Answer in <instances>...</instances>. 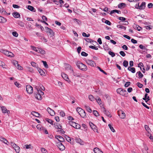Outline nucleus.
Segmentation results:
<instances>
[{"label": "nucleus", "instance_id": "1", "mask_svg": "<svg viewBox=\"0 0 153 153\" xmlns=\"http://www.w3.org/2000/svg\"><path fill=\"white\" fill-rule=\"evenodd\" d=\"M76 65L79 69L83 71H85L87 70V66L79 61L76 62Z\"/></svg>", "mask_w": 153, "mask_h": 153}, {"label": "nucleus", "instance_id": "2", "mask_svg": "<svg viewBox=\"0 0 153 153\" xmlns=\"http://www.w3.org/2000/svg\"><path fill=\"white\" fill-rule=\"evenodd\" d=\"M37 92L36 93H35L34 94L35 97L37 100H41L42 99V95L44 94V92L39 89L37 88Z\"/></svg>", "mask_w": 153, "mask_h": 153}, {"label": "nucleus", "instance_id": "3", "mask_svg": "<svg viewBox=\"0 0 153 153\" xmlns=\"http://www.w3.org/2000/svg\"><path fill=\"white\" fill-rule=\"evenodd\" d=\"M31 48L33 50L38 53L42 54H44L45 53V51L41 48H39L33 46H31Z\"/></svg>", "mask_w": 153, "mask_h": 153}, {"label": "nucleus", "instance_id": "4", "mask_svg": "<svg viewBox=\"0 0 153 153\" xmlns=\"http://www.w3.org/2000/svg\"><path fill=\"white\" fill-rule=\"evenodd\" d=\"M11 145L13 148L14 149L16 152L19 153L20 152V147L15 144V143L11 142Z\"/></svg>", "mask_w": 153, "mask_h": 153}, {"label": "nucleus", "instance_id": "5", "mask_svg": "<svg viewBox=\"0 0 153 153\" xmlns=\"http://www.w3.org/2000/svg\"><path fill=\"white\" fill-rule=\"evenodd\" d=\"M70 73L75 77H82V75L79 72L76 71H74L73 70H71Z\"/></svg>", "mask_w": 153, "mask_h": 153}, {"label": "nucleus", "instance_id": "6", "mask_svg": "<svg viewBox=\"0 0 153 153\" xmlns=\"http://www.w3.org/2000/svg\"><path fill=\"white\" fill-rule=\"evenodd\" d=\"M26 91L28 94H31L33 93V88L30 85H26Z\"/></svg>", "mask_w": 153, "mask_h": 153}, {"label": "nucleus", "instance_id": "7", "mask_svg": "<svg viewBox=\"0 0 153 153\" xmlns=\"http://www.w3.org/2000/svg\"><path fill=\"white\" fill-rule=\"evenodd\" d=\"M118 114L119 117L121 119H124L126 117L125 113L121 110H119L118 111Z\"/></svg>", "mask_w": 153, "mask_h": 153}, {"label": "nucleus", "instance_id": "8", "mask_svg": "<svg viewBox=\"0 0 153 153\" xmlns=\"http://www.w3.org/2000/svg\"><path fill=\"white\" fill-rule=\"evenodd\" d=\"M70 125L76 129H79L80 128V125L75 122L72 121H70L69 122Z\"/></svg>", "mask_w": 153, "mask_h": 153}, {"label": "nucleus", "instance_id": "9", "mask_svg": "<svg viewBox=\"0 0 153 153\" xmlns=\"http://www.w3.org/2000/svg\"><path fill=\"white\" fill-rule=\"evenodd\" d=\"M85 62L88 65L94 67L96 65L95 62L91 60L87 59L85 60Z\"/></svg>", "mask_w": 153, "mask_h": 153}, {"label": "nucleus", "instance_id": "10", "mask_svg": "<svg viewBox=\"0 0 153 153\" xmlns=\"http://www.w3.org/2000/svg\"><path fill=\"white\" fill-rule=\"evenodd\" d=\"M54 127L56 129H59V130H58V131L62 133V131H63V130L62 129V126L59 124L57 123H56L54 124Z\"/></svg>", "mask_w": 153, "mask_h": 153}, {"label": "nucleus", "instance_id": "11", "mask_svg": "<svg viewBox=\"0 0 153 153\" xmlns=\"http://www.w3.org/2000/svg\"><path fill=\"white\" fill-rule=\"evenodd\" d=\"M61 76L64 80L67 81L68 83H70L71 82L70 80L69 79L68 75L66 74L65 73H62L61 74Z\"/></svg>", "mask_w": 153, "mask_h": 153}, {"label": "nucleus", "instance_id": "12", "mask_svg": "<svg viewBox=\"0 0 153 153\" xmlns=\"http://www.w3.org/2000/svg\"><path fill=\"white\" fill-rule=\"evenodd\" d=\"M0 107L1 108L3 113H4V114H8L10 113L9 111L7 110L6 107L4 106H1Z\"/></svg>", "mask_w": 153, "mask_h": 153}, {"label": "nucleus", "instance_id": "13", "mask_svg": "<svg viewBox=\"0 0 153 153\" xmlns=\"http://www.w3.org/2000/svg\"><path fill=\"white\" fill-rule=\"evenodd\" d=\"M57 146L60 150L63 151L65 149V146L61 143H58Z\"/></svg>", "mask_w": 153, "mask_h": 153}, {"label": "nucleus", "instance_id": "14", "mask_svg": "<svg viewBox=\"0 0 153 153\" xmlns=\"http://www.w3.org/2000/svg\"><path fill=\"white\" fill-rule=\"evenodd\" d=\"M47 110L48 113L51 116H54L55 114V112L53 110L50 108H48Z\"/></svg>", "mask_w": 153, "mask_h": 153}, {"label": "nucleus", "instance_id": "15", "mask_svg": "<svg viewBox=\"0 0 153 153\" xmlns=\"http://www.w3.org/2000/svg\"><path fill=\"white\" fill-rule=\"evenodd\" d=\"M45 29L47 30V32H48L50 35H53L54 34V32L53 30L48 27H45Z\"/></svg>", "mask_w": 153, "mask_h": 153}, {"label": "nucleus", "instance_id": "16", "mask_svg": "<svg viewBox=\"0 0 153 153\" xmlns=\"http://www.w3.org/2000/svg\"><path fill=\"white\" fill-rule=\"evenodd\" d=\"M56 138L58 140V141L61 142H63L64 140V139L60 135H56Z\"/></svg>", "mask_w": 153, "mask_h": 153}, {"label": "nucleus", "instance_id": "17", "mask_svg": "<svg viewBox=\"0 0 153 153\" xmlns=\"http://www.w3.org/2000/svg\"><path fill=\"white\" fill-rule=\"evenodd\" d=\"M65 68L66 70H69L70 72H71V70H73L72 68H71V65L68 64H65Z\"/></svg>", "mask_w": 153, "mask_h": 153}, {"label": "nucleus", "instance_id": "18", "mask_svg": "<svg viewBox=\"0 0 153 153\" xmlns=\"http://www.w3.org/2000/svg\"><path fill=\"white\" fill-rule=\"evenodd\" d=\"M120 95L125 97H127L128 96V94L126 90L124 89H123L121 92Z\"/></svg>", "mask_w": 153, "mask_h": 153}, {"label": "nucleus", "instance_id": "19", "mask_svg": "<svg viewBox=\"0 0 153 153\" xmlns=\"http://www.w3.org/2000/svg\"><path fill=\"white\" fill-rule=\"evenodd\" d=\"M80 116L82 118H85L86 117V113L84 110L81 111V112L79 114Z\"/></svg>", "mask_w": 153, "mask_h": 153}, {"label": "nucleus", "instance_id": "20", "mask_svg": "<svg viewBox=\"0 0 153 153\" xmlns=\"http://www.w3.org/2000/svg\"><path fill=\"white\" fill-rule=\"evenodd\" d=\"M133 27L136 30H137L139 31H140L142 29V28L141 27L136 24L134 25H133Z\"/></svg>", "mask_w": 153, "mask_h": 153}, {"label": "nucleus", "instance_id": "21", "mask_svg": "<svg viewBox=\"0 0 153 153\" xmlns=\"http://www.w3.org/2000/svg\"><path fill=\"white\" fill-rule=\"evenodd\" d=\"M143 99L146 102L150 100L149 97L148 96L147 94L146 93L145 94L144 97L143 98Z\"/></svg>", "mask_w": 153, "mask_h": 153}, {"label": "nucleus", "instance_id": "22", "mask_svg": "<svg viewBox=\"0 0 153 153\" xmlns=\"http://www.w3.org/2000/svg\"><path fill=\"white\" fill-rule=\"evenodd\" d=\"M75 141L76 142L79 143L81 145L83 144V142L80 138H76L75 139Z\"/></svg>", "mask_w": 153, "mask_h": 153}, {"label": "nucleus", "instance_id": "23", "mask_svg": "<svg viewBox=\"0 0 153 153\" xmlns=\"http://www.w3.org/2000/svg\"><path fill=\"white\" fill-rule=\"evenodd\" d=\"M0 12L3 15H8L10 14V13H7L4 10V8H2L0 10Z\"/></svg>", "mask_w": 153, "mask_h": 153}, {"label": "nucleus", "instance_id": "24", "mask_svg": "<svg viewBox=\"0 0 153 153\" xmlns=\"http://www.w3.org/2000/svg\"><path fill=\"white\" fill-rule=\"evenodd\" d=\"M89 124L90 126L94 131H95L97 130L96 129V126L94 125L92 123H90Z\"/></svg>", "mask_w": 153, "mask_h": 153}, {"label": "nucleus", "instance_id": "25", "mask_svg": "<svg viewBox=\"0 0 153 153\" xmlns=\"http://www.w3.org/2000/svg\"><path fill=\"white\" fill-rule=\"evenodd\" d=\"M137 75L138 76V78L139 79H140L143 77V74H142L140 71H138L137 73L136 76L137 77H138Z\"/></svg>", "mask_w": 153, "mask_h": 153}, {"label": "nucleus", "instance_id": "26", "mask_svg": "<svg viewBox=\"0 0 153 153\" xmlns=\"http://www.w3.org/2000/svg\"><path fill=\"white\" fill-rule=\"evenodd\" d=\"M0 139L1 141L3 142L4 143L7 144V145H8L9 144V143L5 138L3 137H1Z\"/></svg>", "mask_w": 153, "mask_h": 153}, {"label": "nucleus", "instance_id": "27", "mask_svg": "<svg viewBox=\"0 0 153 153\" xmlns=\"http://www.w3.org/2000/svg\"><path fill=\"white\" fill-rule=\"evenodd\" d=\"M7 21L6 19L1 16H0V22L1 23H4L6 22Z\"/></svg>", "mask_w": 153, "mask_h": 153}, {"label": "nucleus", "instance_id": "28", "mask_svg": "<svg viewBox=\"0 0 153 153\" xmlns=\"http://www.w3.org/2000/svg\"><path fill=\"white\" fill-rule=\"evenodd\" d=\"M31 64L32 66L37 69L39 68L38 64L34 62H31Z\"/></svg>", "mask_w": 153, "mask_h": 153}, {"label": "nucleus", "instance_id": "29", "mask_svg": "<svg viewBox=\"0 0 153 153\" xmlns=\"http://www.w3.org/2000/svg\"><path fill=\"white\" fill-rule=\"evenodd\" d=\"M104 112L105 114L109 117H111V115L110 113L108 111H107L106 110H104Z\"/></svg>", "mask_w": 153, "mask_h": 153}, {"label": "nucleus", "instance_id": "30", "mask_svg": "<svg viewBox=\"0 0 153 153\" xmlns=\"http://www.w3.org/2000/svg\"><path fill=\"white\" fill-rule=\"evenodd\" d=\"M125 6V4L123 3H120L118 5V7L120 9H123L124 8Z\"/></svg>", "mask_w": 153, "mask_h": 153}, {"label": "nucleus", "instance_id": "31", "mask_svg": "<svg viewBox=\"0 0 153 153\" xmlns=\"http://www.w3.org/2000/svg\"><path fill=\"white\" fill-rule=\"evenodd\" d=\"M128 70L129 71H131L132 73H134L135 72V69L134 68H131L130 67H129L128 68Z\"/></svg>", "mask_w": 153, "mask_h": 153}, {"label": "nucleus", "instance_id": "32", "mask_svg": "<svg viewBox=\"0 0 153 153\" xmlns=\"http://www.w3.org/2000/svg\"><path fill=\"white\" fill-rule=\"evenodd\" d=\"M13 17L15 18H18L20 16V15L17 12H14L13 14Z\"/></svg>", "mask_w": 153, "mask_h": 153}, {"label": "nucleus", "instance_id": "33", "mask_svg": "<svg viewBox=\"0 0 153 153\" xmlns=\"http://www.w3.org/2000/svg\"><path fill=\"white\" fill-rule=\"evenodd\" d=\"M8 51L5 50H3V49H1L0 50V52L5 55H7V54L9 52Z\"/></svg>", "mask_w": 153, "mask_h": 153}, {"label": "nucleus", "instance_id": "34", "mask_svg": "<svg viewBox=\"0 0 153 153\" xmlns=\"http://www.w3.org/2000/svg\"><path fill=\"white\" fill-rule=\"evenodd\" d=\"M24 147L26 149H32L33 148V146L30 144L29 145L26 144L24 146Z\"/></svg>", "mask_w": 153, "mask_h": 153}, {"label": "nucleus", "instance_id": "35", "mask_svg": "<svg viewBox=\"0 0 153 153\" xmlns=\"http://www.w3.org/2000/svg\"><path fill=\"white\" fill-rule=\"evenodd\" d=\"M117 27L118 28H120L122 29H123L124 30H126V27L119 25H117Z\"/></svg>", "mask_w": 153, "mask_h": 153}, {"label": "nucleus", "instance_id": "36", "mask_svg": "<svg viewBox=\"0 0 153 153\" xmlns=\"http://www.w3.org/2000/svg\"><path fill=\"white\" fill-rule=\"evenodd\" d=\"M0 66H1L3 68L6 69L7 68V66L5 65L4 62L1 61L0 62Z\"/></svg>", "mask_w": 153, "mask_h": 153}, {"label": "nucleus", "instance_id": "37", "mask_svg": "<svg viewBox=\"0 0 153 153\" xmlns=\"http://www.w3.org/2000/svg\"><path fill=\"white\" fill-rule=\"evenodd\" d=\"M85 108L86 110V111L89 113H91L92 112V110L90 107L88 106H85Z\"/></svg>", "mask_w": 153, "mask_h": 153}, {"label": "nucleus", "instance_id": "38", "mask_svg": "<svg viewBox=\"0 0 153 153\" xmlns=\"http://www.w3.org/2000/svg\"><path fill=\"white\" fill-rule=\"evenodd\" d=\"M144 128L146 130L147 132H149V131H151L150 128L149 127L148 125H145Z\"/></svg>", "mask_w": 153, "mask_h": 153}, {"label": "nucleus", "instance_id": "39", "mask_svg": "<svg viewBox=\"0 0 153 153\" xmlns=\"http://www.w3.org/2000/svg\"><path fill=\"white\" fill-rule=\"evenodd\" d=\"M145 3L143 2L140 4V10H142L145 7Z\"/></svg>", "mask_w": 153, "mask_h": 153}, {"label": "nucleus", "instance_id": "40", "mask_svg": "<svg viewBox=\"0 0 153 153\" xmlns=\"http://www.w3.org/2000/svg\"><path fill=\"white\" fill-rule=\"evenodd\" d=\"M27 9L31 11H33L35 9L33 7L30 5H28Z\"/></svg>", "mask_w": 153, "mask_h": 153}, {"label": "nucleus", "instance_id": "41", "mask_svg": "<svg viewBox=\"0 0 153 153\" xmlns=\"http://www.w3.org/2000/svg\"><path fill=\"white\" fill-rule=\"evenodd\" d=\"M37 70L41 75H42L44 74L45 73L44 71L41 69L39 68Z\"/></svg>", "mask_w": 153, "mask_h": 153}, {"label": "nucleus", "instance_id": "42", "mask_svg": "<svg viewBox=\"0 0 153 153\" xmlns=\"http://www.w3.org/2000/svg\"><path fill=\"white\" fill-rule=\"evenodd\" d=\"M108 126L111 129V131L113 132H115V130L114 129L113 127L110 124L108 125Z\"/></svg>", "mask_w": 153, "mask_h": 153}, {"label": "nucleus", "instance_id": "43", "mask_svg": "<svg viewBox=\"0 0 153 153\" xmlns=\"http://www.w3.org/2000/svg\"><path fill=\"white\" fill-rule=\"evenodd\" d=\"M31 114L35 117H38L39 115V114L38 113L35 111L32 112Z\"/></svg>", "mask_w": 153, "mask_h": 153}, {"label": "nucleus", "instance_id": "44", "mask_svg": "<svg viewBox=\"0 0 153 153\" xmlns=\"http://www.w3.org/2000/svg\"><path fill=\"white\" fill-rule=\"evenodd\" d=\"M18 25L22 27H24V23L21 22V21H19L18 23Z\"/></svg>", "mask_w": 153, "mask_h": 153}, {"label": "nucleus", "instance_id": "45", "mask_svg": "<svg viewBox=\"0 0 153 153\" xmlns=\"http://www.w3.org/2000/svg\"><path fill=\"white\" fill-rule=\"evenodd\" d=\"M123 66L125 67H126L128 65V62L126 60H125L123 62Z\"/></svg>", "mask_w": 153, "mask_h": 153}, {"label": "nucleus", "instance_id": "46", "mask_svg": "<svg viewBox=\"0 0 153 153\" xmlns=\"http://www.w3.org/2000/svg\"><path fill=\"white\" fill-rule=\"evenodd\" d=\"M7 56L12 57L14 56V54L10 52L9 51L8 53L7 54Z\"/></svg>", "mask_w": 153, "mask_h": 153}, {"label": "nucleus", "instance_id": "47", "mask_svg": "<svg viewBox=\"0 0 153 153\" xmlns=\"http://www.w3.org/2000/svg\"><path fill=\"white\" fill-rule=\"evenodd\" d=\"M89 99L91 101H93L94 100V98L93 95H89L88 97Z\"/></svg>", "mask_w": 153, "mask_h": 153}, {"label": "nucleus", "instance_id": "48", "mask_svg": "<svg viewBox=\"0 0 153 153\" xmlns=\"http://www.w3.org/2000/svg\"><path fill=\"white\" fill-rule=\"evenodd\" d=\"M97 68H98V69H99V70L100 71H101V72L103 73L104 74H105V75H107V73L105 72L104 71H103V70L100 67H99V66H97Z\"/></svg>", "mask_w": 153, "mask_h": 153}, {"label": "nucleus", "instance_id": "49", "mask_svg": "<svg viewBox=\"0 0 153 153\" xmlns=\"http://www.w3.org/2000/svg\"><path fill=\"white\" fill-rule=\"evenodd\" d=\"M100 150L98 148H95L94 149V151L95 153H98Z\"/></svg>", "mask_w": 153, "mask_h": 153}, {"label": "nucleus", "instance_id": "50", "mask_svg": "<svg viewBox=\"0 0 153 153\" xmlns=\"http://www.w3.org/2000/svg\"><path fill=\"white\" fill-rule=\"evenodd\" d=\"M108 54L110 55L112 57H114L115 56V53L112 51H109Z\"/></svg>", "mask_w": 153, "mask_h": 153}, {"label": "nucleus", "instance_id": "51", "mask_svg": "<svg viewBox=\"0 0 153 153\" xmlns=\"http://www.w3.org/2000/svg\"><path fill=\"white\" fill-rule=\"evenodd\" d=\"M13 65L16 67L17 65H18L19 64L18 63V62L16 60H14L13 61Z\"/></svg>", "mask_w": 153, "mask_h": 153}, {"label": "nucleus", "instance_id": "52", "mask_svg": "<svg viewBox=\"0 0 153 153\" xmlns=\"http://www.w3.org/2000/svg\"><path fill=\"white\" fill-rule=\"evenodd\" d=\"M12 34L15 37H17L18 36V33L16 31L13 32Z\"/></svg>", "mask_w": 153, "mask_h": 153}, {"label": "nucleus", "instance_id": "53", "mask_svg": "<svg viewBox=\"0 0 153 153\" xmlns=\"http://www.w3.org/2000/svg\"><path fill=\"white\" fill-rule=\"evenodd\" d=\"M93 113L94 115L96 117H97L99 115V113L97 111L94 110L93 111Z\"/></svg>", "mask_w": 153, "mask_h": 153}, {"label": "nucleus", "instance_id": "54", "mask_svg": "<svg viewBox=\"0 0 153 153\" xmlns=\"http://www.w3.org/2000/svg\"><path fill=\"white\" fill-rule=\"evenodd\" d=\"M60 116H61L62 117H64L65 116V114L64 111H61L59 113Z\"/></svg>", "mask_w": 153, "mask_h": 153}, {"label": "nucleus", "instance_id": "55", "mask_svg": "<svg viewBox=\"0 0 153 153\" xmlns=\"http://www.w3.org/2000/svg\"><path fill=\"white\" fill-rule=\"evenodd\" d=\"M96 100L99 104L100 105L101 104V99L99 97L97 99H96Z\"/></svg>", "mask_w": 153, "mask_h": 153}, {"label": "nucleus", "instance_id": "56", "mask_svg": "<svg viewBox=\"0 0 153 153\" xmlns=\"http://www.w3.org/2000/svg\"><path fill=\"white\" fill-rule=\"evenodd\" d=\"M16 68L19 70H22L23 69V68L19 64H18L16 67Z\"/></svg>", "mask_w": 153, "mask_h": 153}, {"label": "nucleus", "instance_id": "57", "mask_svg": "<svg viewBox=\"0 0 153 153\" xmlns=\"http://www.w3.org/2000/svg\"><path fill=\"white\" fill-rule=\"evenodd\" d=\"M82 110L83 109L79 107L77 108L76 109L77 112H78L79 114L80 112H81V111H82Z\"/></svg>", "mask_w": 153, "mask_h": 153}, {"label": "nucleus", "instance_id": "58", "mask_svg": "<svg viewBox=\"0 0 153 153\" xmlns=\"http://www.w3.org/2000/svg\"><path fill=\"white\" fill-rule=\"evenodd\" d=\"M14 84L16 85V86H17L18 88H20L21 86V84H20L19 83H18L17 82H16L14 83Z\"/></svg>", "mask_w": 153, "mask_h": 153}, {"label": "nucleus", "instance_id": "59", "mask_svg": "<svg viewBox=\"0 0 153 153\" xmlns=\"http://www.w3.org/2000/svg\"><path fill=\"white\" fill-rule=\"evenodd\" d=\"M47 121L49 123L53 125V121L52 120L50 119H47Z\"/></svg>", "mask_w": 153, "mask_h": 153}, {"label": "nucleus", "instance_id": "60", "mask_svg": "<svg viewBox=\"0 0 153 153\" xmlns=\"http://www.w3.org/2000/svg\"><path fill=\"white\" fill-rule=\"evenodd\" d=\"M81 55L82 56H88V54L85 52L82 51L81 53Z\"/></svg>", "mask_w": 153, "mask_h": 153}, {"label": "nucleus", "instance_id": "61", "mask_svg": "<svg viewBox=\"0 0 153 153\" xmlns=\"http://www.w3.org/2000/svg\"><path fill=\"white\" fill-rule=\"evenodd\" d=\"M137 85L139 88H142L143 86V84L140 83L139 82L137 83Z\"/></svg>", "mask_w": 153, "mask_h": 153}, {"label": "nucleus", "instance_id": "62", "mask_svg": "<svg viewBox=\"0 0 153 153\" xmlns=\"http://www.w3.org/2000/svg\"><path fill=\"white\" fill-rule=\"evenodd\" d=\"M42 19L43 20H42V21H44L45 22H46L47 21V17L45 16H42Z\"/></svg>", "mask_w": 153, "mask_h": 153}, {"label": "nucleus", "instance_id": "63", "mask_svg": "<svg viewBox=\"0 0 153 153\" xmlns=\"http://www.w3.org/2000/svg\"><path fill=\"white\" fill-rule=\"evenodd\" d=\"M123 89L121 88H119L117 90V92L118 94H120L122 90Z\"/></svg>", "mask_w": 153, "mask_h": 153}, {"label": "nucleus", "instance_id": "64", "mask_svg": "<svg viewBox=\"0 0 153 153\" xmlns=\"http://www.w3.org/2000/svg\"><path fill=\"white\" fill-rule=\"evenodd\" d=\"M152 27V26L150 25L145 26V28L148 30H150Z\"/></svg>", "mask_w": 153, "mask_h": 153}]
</instances>
